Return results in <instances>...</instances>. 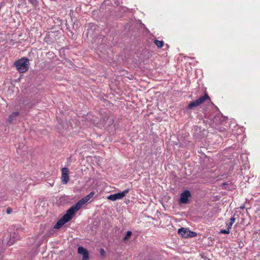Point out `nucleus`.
I'll list each match as a JSON object with an SVG mask.
<instances>
[{
	"label": "nucleus",
	"mask_w": 260,
	"mask_h": 260,
	"mask_svg": "<svg viewBox=\"0 0 260 260\" xmlns=\"http://www.w3.org/2000/svg\"><path fill=\"white\" fill-rule=\"evenodd\" d=\"M94 192H91L88 195L79 200L76 204L69 208L66 214L60 218L54 226L55 229H59L66 223L69 221L73 217L75 213L78 211L82 206L87 203L94 195Z\"/></svg>",
	"instance_id": "nucleus-1"
},
{
	"label": "nucleus",
	"mask_w": 260,
	"mask_h": 260,
	"mask_svg": "<svg viewBox=\"0 0 260 260\" xmlns=\"http://www.w3.org/2000/svg\"><path fill=\"white\" fill-rule=\"evenodd\" d=\"M208 260H211V259H208Z\"/></svg>",
	"instance_id": "nucleus-24"
},
{
	"label": "nucleus",
	"mask_w": 260,
	"mask_h": 260,
	"mask_svg": "<svg viewBox=\"0 0 260 260\" xmlns=\"http://www.w3.org/2000/svg\"><path fill=\"white\" fill-rule=\"evenodd\" d=\"M224 119V117L221 115H217L214 117L213 121L216 124H222Z\"/></svg>",
	"instance_id": "nucleus-11"
},
{
	"label": "nucleus",
	"mask_w": 260,
	"mask_h": 260,
	"mask_svg": "<svg viewBox=\"0 0 260 260\" xmlns=\"http://www.w3.org/2000/svg\"><path fill=\"white\" fill-rule=\"evenodd\" d=\"M210 98L207 93H205L204 95L201 96L198 99L191 102L188 105L187 108L189 109L196 107L202 104L205 100L209 99Z\"/></svg>",
	"instance_id": "nucleus-3"
},
{
	"label": "nucleus",
	"mask_w": 260,
	"mask_h": 260,
	"mask_svg": "<svg viewBox=\"0 0 260 260\" xmlns=\"http://www.w3.org/2000/svg\"><path fill=\"white\" fill-rule=\"evenodd\" d=\"M21 231H22V228H17L16 229L17 234H16L15 232H14V233L10 234V239L8 241V244L12 245L16 240H17L19 239L20 237L18 235V233Z\"/></svg>",
	"instance_id": "nucleus-6"
},
{
	"label": "nucleus",
	"mask_w": 260,
	"mask_h": 260,
	"mask_svg": "<svg viewBox=\"0 0 260 260\" xmlns=\"http://www.w3.org/2000/svg\"><path fill=\"white\" fill-rule=\"evenodd\" d=\"M206 158H207V160H205L204 161H210V160L209 159V157H207Z\"/></svg>",
	"instance_id": "nucleus-22"
},
{
	"label": "nucleus",
	"mask_w": 260,
	"mask_h": 260,
	"mask_svg": "<svg viewBox=\"0 0 260 260\" xmlns=\"http://www.w3.org/2000/svg\"><path fill=\"white\" fill-rule=\"evenodd\" d=\"M230 230L227 228L226 230H221L220 231V233L229 234L230 233Z\"/></svg>",
	"instance_id": "nucleus-17"
},
{
	"label": "nucleus",
	"mask_w": 260,
	"mask_h": 260,
	"mask_svg": "<svg viewBox=\"0 0 260 260\" xmlns=\"http://www.w3.org/2000/svg\"><path fill=\"white\" fill-rule=\"evenodd\" d=\"M178 233L182 237L186 238L189 237L190 230L187 228H182L178 230Z\"/></svg>",
	"instance_id": "nucleus-9"
},
{
	"label": "nucleus",
	"mask_w": 260,
	"mask_h": 260,
	"mask_svg": "<svg viewBox=\"0 0 260 260\" xmlns=\"http://www.w3.org/2000/svg\"><path fill=\"white\" fill-rule=\"evenodd\" d=\"M28 59L25 57H22L20 59L16 61L14 66L17 70L21 73L26 72L29 67Z\"/></svg>",
	"instance_id": "nucleus-2"
},
{
	"label": "nucleus",
	"mask_w": 260,
	"mask_h": 260,
	"mask_svg": "<svg viewBox=\"0 0 260 260\" xmlns=\"http://www.w3.org/2000/svg\"><path fill=\"white\" fill-rule=\"evenodd\" d=\"M230 220V221L228 223H227L226 226L227 228L230 230L232 228L233 223L235 222L236 218L235 217H232L231 218Z\"/></svg>",
	"instance_id": "nucleus-13"
},
{
	"label": "nucleus",
	"mask_w": 260,
	"mask_h": 260,
	"mask_svg": "<svg viewBox=\"0 0 260 260\" xmlns=\"http://www.w3.org/2000/svg\"><path fill=\"white\" fill-rule=\"evenodd\" d=\"M154 43L158 48H161L164 44V42L163 41H159L157 40H155L154 41Z\"/></svg>",
	"instance_id": "nucleus-12"
},
{
	"label": "nucleus",
	"mask_w": 260,
	"mask_h": 260,
	"mask_svg": "<svg viewBox=\"0 0 260 260\" xmlns=\"http://www.w3.org/2000/svg\"><path fill=\"white\" fill-rule=\"evenodd\" d=\"M191 197V192L188 190H186L182 192L179 200L180 204H185L188 202L189 198Z\"/></svg>",
	"instance_id": "nucleus-5"
},
{
	"label": "nucleus",
	"mask_w": 260,
	"mask_h": 260,
	"mask_svg": "<svg viewBox=\"0 0 260 260\" xmlns=\"http://www.w3.org/2000/svg\"><path fill=\"white\" fill-rule=\"evenodd\" d=\"M241 161L242 162H245V161H248V159H247V154L245 153H243L241 155Z\"/></svg>",
	"instance_id": "nucleus-14"
},
{
	"label": "nucleus",
	"mask_w": 260,
	"mask_h": 260,
	"mask_svg": "<svg viewBox=\"0 0 260 260\" xmlns=\"http://www.w3.org/2000/svg\"><path fill=\"white\" fill-rule=\"evenodd\" d=\"M128 192L129 189H127L121 192L110 194L107 197V199L112 201L120 200L123 199Z\"/></svg>",
	"instance_id": "nucleus-4"
},
{
	"label": "nucleus",
	"mask_w": 260,
	"mask_h": 260,
	"mask_svg": "<svg viewBox=\"0 0 260 260\" xmlns=\"http://www.w3.org/2000/svg\"><path fill=\"white\" fill-rule=\"evenodd\" d=\"M100 252H101V253H104V249H101V251H100Z\"/></svg>",
	"instance_id": "nucleus-21"
},
{
	"label": "nucleus",
	"mask_w": 260,
	"mask_h": 260,
	"mask_svg": "<svg viewBox=\"0 0 260 260\" xmlns=\"http://www.w3.org/2000/svg\"><path fill=\"white\" fill-rule=\"evenodd\" d=\"M19 113L18 112H14L12 113L9 116L7 121L9 123H14L16 119V117L19 115Z\"/></svg>",
	"instance_id": "nucleus-10"
},
{
	"label": "nucleus",
	"mask_w": 260,
	"mask_h": 260,
	"mask_svg": "<svg viewBox=\"0 0 260 260\" xmlns=\"http://www.w3.org/2000/svg\"><path fill=\"white\" fill-rule=\"evenodd\" d=\"M89 158H90V159H91V161H94V160L92 159V157H89Z\"/></svg>",
	"instance_id": "nucleus-23"
},
{
	"label": "nucleus",
	"mask_w": 260,
	"mask_h": 260,
	"mask_svg": "<svg viewBox=\"0 0 260 260\" xmlns=\"http://www.w3.org/2000/svg\"><path fill=\"white\" fill-rule=\"evenodd\" d=\"M69 180V169L67 168H63L61 169V181L64 184H67Z\"/></svg>",
	"instance_id": "nucleus-7"
},
{
	"label": "nucleus",
	"mask_w": 260,
	"mask_h": 260,
	"mask_svg": "<svg viewBox=\"0 0 260 260\" xmlns=\"http://www.w3.org/2000/svg\"><path fill=\"white\" fill-rule=\"evenodd\" d=\"M225 129L224 128H223V127H220V128H219V129H218V131H219V132H224V131H225Z\"/></svg>",
	"instance_id": "nucleus-20"
},
{
	"label": "nucleus",
	"mask_w": 260,
	"mask_h": 260,
	"mask_svg": "<svg viewBox=\"0 0 260 260\" xmlns=\"http://www.w3.org/2000/svg\"><path fill=\"white\" fill-rule=\"evenodd\" d=\"M12 212V210L10 208H8L7 209V213L8 214H10Z\"/></svg>",
	"instance_id": "nucleus-19"
},
{
	"label": "nucleus",
	"mask_w": 260,
	"mask_h": 260,
	"mask_svg": "<svg viewBox=\"0 0 260 260\" xmlns=\"http://www.w3.org/2000/svg\"><path fill=\"white\" fill-rule=\"evenodd\" d=\"M189 237H193L196 236L197 234L195 232H192L190 231V233H189Z\"/></svg>",
	"instance_id": "nucleus-18"
},
{
	"label": "nucleus",
	"mask_w": 260,
	"mask_h": 260,
	"mask_svg": "<svg viewBox=\"0 0 260 260\" xmlns=\"http://www.w3.org/2000/svg\"><path fill=\"white\" fill-rule=\"evenodd\" d=\"M28 1L35 7L38 5V1L37 0H28Z\"/></svg>",
	"instance_id": "nucleus-15"
},
{
	"label": "nucleus",
	"mask_w": 260,
	"mask_h": 260,
	"mask_svg": "<svg viewBox=\"0 0 260 260\" xmlns=\"http://www.w3.org/2000/svg\"><path fill=\"white\" fill-rule=\"evenodd\" d=\"M78 252L83 255L82 260H89V254L86 249L80 246L78 248Z\"/></svg>",
	"instance_id": "nucleus-8"
},
{
	"label": "nucleus",
	"mask_w": 260,
	"mask_h": 260,
	"mask_svg": "<svg viewBox=\"0 0 260 260\" xmlns=\"http://www.w3.org/2000/svg\"><path fill=\"white\" fill-rule=\"evenodd\" d=\"M132 232L127 231L126 232V234L125 236L123 238V240L124 241L127 240L128 239V238L132 235Z\"/></svg>",
	"instance_id": "nucleus-16"
}]
</instances>
